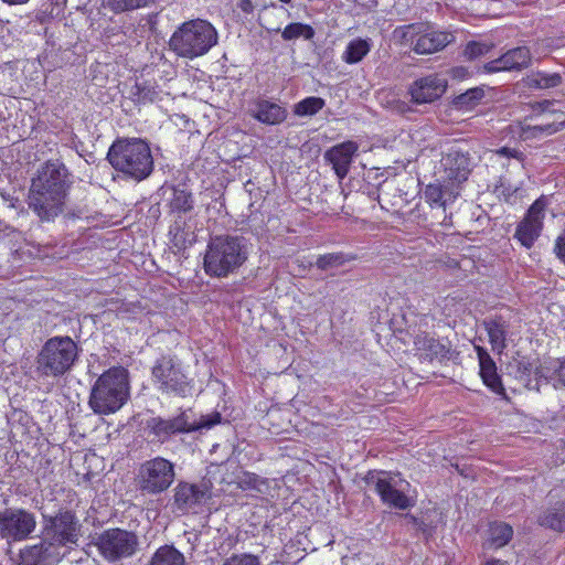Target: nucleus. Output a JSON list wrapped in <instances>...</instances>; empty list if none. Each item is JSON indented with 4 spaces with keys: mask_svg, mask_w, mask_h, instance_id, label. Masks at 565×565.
<instances>
[{
    "mask_svg": "<svg viewBox=\"0 0 565 565\" xmlns=\"http://www.w3.org/2000/svg\"><path fill=\"white\" fill-rule=\"evenodd\" d=\"M71 185L67 169L57 161L46 162L32 180L29 205L42 218L50 221L62 213Z\"/></svg>",
    "mask_w": 565,
    "mask_h": 565,
    "instance_id": "1",
    "label": "nucleus"
},
{
    "mask_svg": "<svg viewBox=\"0 0 565 565\" xmlns=\"http://www.w3.org/2000/svg\"><path fill=\"white\" fill-rule=\"evenodd\" d=\"M248 254V246L244 237L215 236L209 242L204 254V271L211 277H227L247 260Z\"/></svg>",
    "mask_w": 565,
    "mask_h": 565,
    "instance_id": "3",
    "label": "nucleus"
},
{
    "mask_svg": "<svg viewBox=\"0 0 565 565\" xmlns=\"http://www.w3.org/2000/svg\"><path fill=\"white\" fill-rule=\"evenodd\" d=\"M454 35L450 32L434 31L429 25L424 23V32L419 34L413 50L417 54H433L445 49L454 41Z\"/></svg>",
    "mask_w": 565,
    "mask_h": 565,
    "instance_id": "20",
    "label": "nucleus"
},
{
    "mask_svg": "<svg viewBox=\"0 0 565 565\" xmlns=\"http://www.w3.org/2000/svg\"><path fill=\"white\" fill-rule=\"evenodd\" d=\"M239 8L244 11V12H250L252 9H253V4H252V1L250 0H242L241 3H239Z\"/></svg>",
    "mask_w": 565,
    "mask_h": 565,
    "instance_id": "45",
    "label": "nucleus"
},
{
    "mask_svg": "<svg viewBox=\"0 0 565 565\" xmlns=\"http://www.w3.org/2000/svg\"><path fill=\"white\" fill-rule=\"evenodd\" d=\"M444 182H448L459 189V185L468 179L470 173L469 158L458 151H450L443 157Z\"/></svg>",
    "mask_w": 565,
    "mask_h": 565,
    "instance_id": "17",
    "label": "nucleus"
},
{
    "mask_svg": "<svg viewBox=\"0 0 565 565\" xmlns=\"http://www.w3.org/2000/svg\"><path fill=\"white\" fill-rule=\"evenodd\" d=\"M450 75L455 79H465L469 75V71L463 66H457L450 70Z\"/></svg>",
    "mask_w": 565,
    "mask_h": 565,
    "instance_id": "44",
    "label": "nucleus"
},
{
    "mask_svg": "<svg viewBox=\"0 0 565 565\" xmlns=\"http://www.w3.org/2000/svg\"><path fill=\"white\" fill-rule=\"evenodd\" d=\"M367 480L375 486L383 503L399 510H406L414 504L407 495L411 484L399 475L386 471L371 472Z\"/></svg>",
    "mask_w": 565,
    "mask_h": 565,
    "instance_id": "11",
    "label": "nucleus"
},
{
    "mask_svg": "<svg viewBox=\"0 0 565 565\" xmlns=\"http://www.w3.org/2000/svg\"><path fill=\"white\" fill-rule=\"evenodd\" d=\"M545 207L546 200L544 198L537 199L516 227L515 237L526 248L532 247L541 234Z\"/></svg>",
    "mask_w": 565,
    "mask_h": 565,
    "instance_id": "15",
    "label": "nucleus"
},
{
    "mask_svg": "<svg viewBox=\"0 0 565 565\" xmlns=\"http://www.w3.org/2000/svg\"><path fill=\"white\" fill-rule=\"evenodd\" d=\"M424 32V23H412L397 26L393 31V40L399 45L415 44L419 34Z\"/></svg>",
    "mask_w": 565,
    "mask_h": 565,
    "instance_id": "29",
    "label": "nucleus"
},
{
    "mask_svg": "<svg viewBox=\"0 0 565 565\" xmlns=\"http://www.w3.org/2000/svg\"><path fill=\"white\" fill-rule=\"evenodd\" d=\"M217 41L218 34L212 23L193 19L175 29L169 40V47L179 57L193 60L210 52Z\"/></svg>",
    "mask_w": 565,
    "mask_h": 565,
    "instance_id": "5",
    "label": "nucleus"
},
{
    "mask_svg": "<svg viewBox=\"0 0 565 565\" xmlns=\"http://www.w3.org/2000/svg\"><path fill=\"white\" fill-rule=\"evenodd\" d=\"M484 97V90L481 87L468 89L466 93L455 98V106L461 110L473 109Z\"/></svg>",
    "mask_w": 565,
    "mask_h": 565,
    "instance_id": "34",
    "label": "nucleus"
},
{
    "mask_svg": "<svg viewBox=\"0 0 565 565\" xmlns=\"http://www.w3.org/2000/svg\"><path fill=\"white\" fill-rule=\"evenodd\" d=\"M6 3L9 4H23L26 3L29 0H2Z\"/></svg>",
    "mask_w": 565,
    "mask_h": 565,
    "instance_id": "48",
    "label": "nucleus"
},
{
    "mask_svg": "<svg viewBox=\"0 0 565 565\" xmlns=\"http://www.w3.org/2000/svg\"><path fill=\"white\" fill-rule=\"evenodd\" d=\"M371 51V42L364 39L350 41L342 54V60L348 64H355Z\"/></svg>",
    "mask_w": 565,
    "mask_h": 565,
    "instance_id": "28",
    "label": "nucleus"
},
{
    "mask_svg": "<svg viewBox=\"0 0 565 565\" xmlns=\"http://www.w3.org/2000/svg\"><path fill=\"white\" fill-rule=\"evenodd\" d=\"M561 76L556 73L545 74L537 73L533 76L532 82L539 88H551L561 84Z\"/></svg>",
    "mask_w": 565,
    "mask_h": 565,
    "instance_id": "38",
    "label": "nucleus"
},
{
    "mask_svg": "<svg viewBox=\"0 0 565 565\" xmlns=\"http://www.w3.org/2000/svg\"><path fill=\"white\" fill-rule=\"evenodd\" d=\"M77 355V344L70 337H53L42 347L36 370L44 376H61L72 369Z\"/></svg>",
    "mask_w": 565,
    "mask_h": 565,
    "instance_id": "7",
    "label": "nucleus"
},
{
    "mask_svg": "<svg viewBox=\"0 0 565 565\" xmlns=\"http://www.w3.org/2000/svg\"><path fill=\"white\" fill-rule=\"evenodd\" d=\"M513 530L505 523H492L489 527L488 545L500 548L507 545L512 539Z\"/></svg>",
    "mask_w": 565,
    "mask_h": 565,
    "instance_id": "30",
    "label": "nucleus"
},
{
    "mask_svg": "<svg viewBox=\"0 0 565 565\" xmlns=\"http://www.w3.org/2000/svg\"><path fill=\"white\" fill-rule=\"evenodd\" d=\"M129 397L128 371L125 367H111L95 382L89 406L95 414L109 415L119 411Z\"/></svg>",
    "mask_w": 565,
    "mask_h": 565,
    "instance_id": "6",
    "label": "nucleus"
},
{
    "mask_svg": "<svg viewBox=\"0 0 565 565\" xmlns=\"http://www.w3.org/2000/svg\"><path fill=\"white\" fill-rule=\"evenodd\" d=\"M210 499L205 484L179 482L173 490V509L182 514L196 512Z\"/></svg>",
    "mask_w": 565,
    "mask_h": 565,
    "instance_id": "14",
    "label": "nucleus"
},
{
    "mask_svg": "<svg viewBox=\"0 0 565 565\" xmlns=\"http://www.w3.org/2000/svg\"><path fill=\"white\" fill-rule=\"evenodd\" d=\"M252 115L263 124L276 125L286 118V110L278 104L268 100H259L252 110Z\"/></svg>",
    "mask_w": 565,
    "mask_h": 565,
    "instance_id": "25",
    "label": "nucleus"
},
{
    "mask_svg": "<svg viewBox=\"0 0 565 565\" xmlns=\"http://www.w3.org/2000/svg\"><path fill=\"white\" fill-rule=\"evenodd\" d=\"M326 106V102L321 97L310 96L294 106V114L299 117L313 116Z\"/></svg>",
    "mask_w": 565,
    "mask_h": 565,
    "instance_id": "33",
    "label": "nucleus"
},
{
    "mask_svg": "<svg viewBox=\"0 0 565 565\" xmlns=\"http://www.w3.org/2000/svg\"><path fill=\"white\" fill-rule=\"evenodd\" d=\"M535 379L551 383L555 388L565 386V362L559 359H544L533 366Z\"/></svg>",
    "mask_w": 565,
    "mask_h": 565,
    "instance_id": "21",
    "label": "nucleus"
},
{
    "mask_svg": "<svg viewBox=\"0 0 565 565\" xmlns=\"http://www.w3.org/2000/svg\"><path fill=\"white\" fill-rule=\"evenodd\" d=\"M281 2L289 3L291 0H280Z\"/></svg>",
    "mask_w": 565,
    "mask_h": 565,
    "instance_id": "49",
    "label": "nucleus"
},
{
    "mask_svg": "<svg viewBox=\"0 0 565 565\" xmlns=\"http://www.w3.org/2000/svg\"><path fill=\"white\" fill-rule=\"evenodd\" d=\"M459 195L457 186L444 182L428 184L424 190L425 201L433 207H446L447 204L454 202Z\"/></svg>",
    "mask_w": 565,
    "mask_h": 565,
    "instance_id": "24",
    "label": "nucleus"
},
{
    "mask_svg": "<svg viewBox=\"0 0 565 565\" xmlns=\"http://www.w3.org/2000/svg\"><path fill=\"white\" fill-rule=\"evenodd\" d=\"M223 565H263L260 559L253 554L233 555Z\"/></svg>",
    "mask_w": 565,
    "mask_h": 565,
    "instance_id": "40",
    "label": "nucleus"
},
{
    "mask_svg": "<svg viewBox=\"0 0 565 565\" xmlns=\"http://www.w3.org/2000/svg\"><path fill=\"white\" fill-rule=\"evenodd\" d=\"M359 150V146L354 141H345L333 146L326 153L324 158L328 160L340 180H343L350 169V164L356 151Z\"/></svg>",
    "mask_w": 565,
    "mask_h": 565,
    "instance_id": "19",
    "label": "nucleus"
},
{
    "mask_svg": "<svg viewBox=\"0 0 565 565\" xmlns=\"http://www.w3.org/2000/svg\"><path fill=\"white\" fill-rule=\"evenodd\" d=\"M153 0H104V6L115 13L134 11L148 7Z\"/></svg>",
    "mask_w": 565,
    "mask_h": 565,
    "instance_id": "35",
    "label": "nucleus"
},
{
    "mask_svg": "<svg viewBox=\"0 0 565 565\" xmlns=\"http://www.w3.org/2000/svg\"><path fill=\"white\" fill-rule=\"evenodd\" d=\"M486 328L488 331V335L490 339V343L492 345V350L501 353L507 344H505V335L507 328L503 321L501 320H490L486 323Z\"/></svg>",
    "mask_w": 565,
    "mask_h": 565,
    "instance_id": "31",
    "label": "nucleus"
},
{
    "mask_svg": "<svg viewBox=\"0 0 565 565\" xmlns=\"http://www.w3.org/2000/svg\"><path fill=\"white\" fill-rule=\"evenodd\" d=\"M447 88V79L438 74H430L416 79L409 87L412 99L417 104L433 103L440 98Z\"/></svg>",
    "mask_w": 565,
    "mask_h": 565,
    "instance_id": "16",
    "label": "nucleus"
},
{
    "mask_svg": "<svg viewBox=\"0 0 565 565\" xmlns=\"http://www.w3.org/2000/svg\"><path fill=\"white\" fill-rule=\"evenodd\" d=\"M97 546L105 558L116 561L135 553L137 537L130 532L111 529L98 537Z\"/></svg>",
    "mask_w": 565,
    "mask_h": 565,
    "instance_id": "13",
    "label": "nucleus"
},
{
    "mask_svg": "<svg viewBox=\"0 0 565 565\" xmlns=\"http://www.w3.org/2000/svg\"><path fill=\"white\" fill-rule=\"evenodd\" d=\"M36 527L35 515L21 508L0 510V537L8 542L26 540Z\"/></svg>",
    "mask_w": 565,
    "mask_h": 565,
    "instance_id": "12",
    "label": "nucleus"
},
{
    "mask_svg": "<svg viewBox=\"0 0 565 565\" xmlns=\"http://www.w3.org/2000/svg\"><path fill=\"white\" fill-rule=\"evenodd\" d=\"M192 203L191 194L185 190L175 188L171 190V196L169 198V205L171 210L186 212L192 209Z\"/></svg>",
    "mask_w": 565,
    "mask_h": 565,
    "instance_id": "36",
    "label": "nucleus"
},
{
    "mask_svg": "<svg viewBox=\"0 0 565 565\" xmlns=\"http://www.w3.org/2000/svg\"><path fill=\"white\" fill-rule=\"evenodd\" d=\"M312 34V28L302 23H290L282 31V38L285 40H292L299 36L310 39Z\"/></svg>",
    "mask_w": 565,
    "mask_h": 565,
    "instance_id": "37",
    "label": "nucleus"
},
{
    "mask_svg": "<svg viewBox=\"0 0 565 565\" xmlns=\"http://www.w3.org/2000/svg\"><path fill=\"white\" fill-rule=\"evenodd\" d=\"M184 556L173 546H162L157 550L150 565H184Z\"/></svg>",
    "mask_w": 565,
    "mask_h": 565,
    "instance_id": "32",
    "label": "nucleus"
},
{
    "mask_svg": "<svg viewBox=\"0 0 565 565\" xmlns=\"http://www.w3.org/2000/svg\"><path fill=\"white\" fill-rule=\"evenodd\" d=\"M498 153L500 154H503V156H511V157H516L518 152L515 150H510L508 148H501Z\"/></svg>",
    "mask_w": 565,
    "mask_h": 565,
    "instance_id": "46",
    "label": "nucleus"
},
{
    "mask_svg": "<svg viewBox=\"0 0 565 565\" xmlns=\"http://www.w3.org/2000/svg\"><path fill=\"white\" fill-rule=\"evenodd\" d=\"M476 351L479 360L480 376L484 385L495 394H504V387L498 374L494 361L483 348L476 347Z\"/></svg>",
    "mask_w": 565,
    "mask_h": 565,
    "instance_id": "23",
    "label": "nucleus"
},
{
    "mask_svg": "<svg viewBox=\"0 0 565 565\" xmlns=\"http://www.w3.org/2000/svg\"><path fill=\"white\" fill-rule=\"evenodd\" d=\"M152 382L166 394L185 397L193 392V381L184 373L181 363L171 356H162L152 367Z\"/></svg>",
    "mask_w": 565,
    "mask_h": 565,
    "instance_id": "9",
    "label": "nucleus"
},
{
    "mask_svg": "<svg viewBox=\"0 0 565 565\" xmlns=\"http://www.w3.org/2000/svg\"><path fill=\"white\" fill-rule=\"evenodd\" d=\"M342 262H343L342 255L327 254V255L319 256L316 264H317L318 268L327 269L330 267L339 266L340 264H342Z\"/></svg>",
    "mask_w": 565,
    "mask_h": 565,
    "instance_id": "41",
    "label": "nucleus"
},
{
    "mask_svg": "<svg viewBox=\"0 0 565 565\" xmlns=\"http://www.w3.org/2000/svg\"><path fill=\"white\" fill-rule=\"evenodd\" d=\"M414 345L424 359L433 360L434 358L444 356L446 352L445 345L424 333L415 337Z\"/></svg>",
    "mask_w": 565,
    "mask_h": 565,
    "instance_id": "26",
    "label": "nucleus"
},
{
    "mask_svg": "<svg viewBox=\"0 0 565 565\" xmlns=\"http://www.w3.org/2000/svg\"><path fill=\"white\" fill-rule=\"evenodd\" d=\"M113 168L128 178L142 181L153 170V158L149 145L139 138L120 139L108 150Z\"/></svg>",
    "mask_w": 565,
    "mask_h": 565,
    "instance_id": "4",
    "label": "nucleus"
},
{
    "mask_svg": "<svg viewBox=\"0 0 565 565\" xmlns=\"http://www.w3.org/2000/svg\"><path fill=\"white\" fill-rule=\"evenodd\" d=\"M483 565H508V564H507V562H503L501 559L492 558V559L487 561Z\"/></svg>",
    "mask_w": 565,
    "mask_h": 565,
    "instance_id": "47",
    "label": "nucleus"
},
{
    "mask_svg": "<svg viewBox=\"0 0 565 565\" xmlns=\"http://www.w3.org/2000/svg\"><path fill=\"white\" fill-rule=\"evenodd\" d=\"M220 420V414H214L211 418L201 417L198 419L191 409H186L173 418L152 417L147 420V428L158 440L164 441L175 434L210 428Z\"/></svg>",
    "mask_w": 565,
    "mask_h": 565,
    "instance_id": "8",
    "label": "nucleus"
},
{
    "mask_svg": "<svg viewBox=\"0 0 565 565\" xmlns=\"http://www.w3.org/2000/svg\"><path fill=\"white\" fill-rule=\"evenodd\" d=\"M554 106V103L547 100L540 105L541 121L531 127L533 130V136L536 137L539 132L543 135H552L564 126L565 114L558 109H555Z\"/></svg>",
    "mask_w": 565,
    "mask_h": 565,
    "instance_id": "22",
    "label": "nucleus"
},
{
    "mask_svg": "<svg viewBox=\"0 0 565 565\" xmlns=\"http://www.w3.org/2000/svg\"><path fill=\"white\" fill-rule=\"evenodd\" d=\"M47 542L34 545L23 552L25 561L36 565H53L61 561L72 544L78 540V526L70 512L61 513L50 521L46 527Z\"/></svg>",
    "mask_w": 565,
    "mask_h": 565,
    "instance_id": "2",
    "label": "nucleus"
},
{
    "mask_svg": "<svg viewBox=\"0 0 565 565\" xmlns=\"http://www.w3.org/2000/svg\"><path fill=\"white\" fill-rule=\"evenodd\" d=\"M516 186L507 185L504 182H501L495 186V193L498 196H503L507 201L511 200V198L518 192Z\"/></svg>",
    "mask_w": 565,
    "mask_h": 565,
    "instance_id": "42",
    "label": "nucleus"
},
{
    "mask_svg": "<svg viewBox=\"0 0 565 565\" xmlns=\"http://www.w3.org/2000/svg\"><path fill=\"white\" fill-rule=\"evenodd\" d=\"M531 63V55L527 47L521 46L508 51L501 57L488 62L483 65L484 73H495L503 71L521 70L527 67Z\"/></svg>",
    "mask_w": 565,
    "mask_h": 565,
    "instance_id": "18",
    "label": "nucleus"
},
{
    "mask_svg": "<svg viewBox=\"0 0 565 565\" xmlns=\"http://www.w3.org/2000/svg\"><path fill=\"white\" fill-rule=\"evenodd\" d=\"M174 477L173 463L166 458L156 457L140 465L136 483L145 494H159L170 488Z\"/></svg>",
    "mask_w": 565,
    "mask_h": 565,
    "instance_id": "10",
    "label": "nucleus"
},
{
    "mask_svg": "<svg viewBox=\"0 0 565 565\" xmlns=\"http://www.w3.org/2000/svg\"><path fill=\"white\" fill-rule=\"evenodd\" d=\"M491 50V45L482 42H470L465 49V56L473 60L486 55Z\"/></svg>",
    "mask_w": 565,
    "mask_h": 565,
    "instance_id": "39",
    "label": "nucleus"
},
{
    "mask_svg": "<svg viewBox=\"0 0 565 565\" xmlns=\"http://www.w3.org/2000/svg\"><path fill=\"white\" fill-rule=\"evenodd\" d=\"M540 524L555 531H565V503L548 508L540 518Z\"/></svg>",
    "mask_w": 565,
    "mask_h": 565,
    "instance_id": "27",
    "label": "nucleus"
},
{
    "mask_svg": "<svg viewBox=\"0 0 565 565\" xmlns=\"http://www.w3.org/2000/svg\"><path fill=\"white\" fill-rule=\"evenodd\" d=\"M554 250L557 257L565 263V234L556 239Z\"/></svg>",
    "mask_w": 565,
    "mask_h": 565,
    "instance_id": "43",
    "label": "nucleus"
}]
</instances>
